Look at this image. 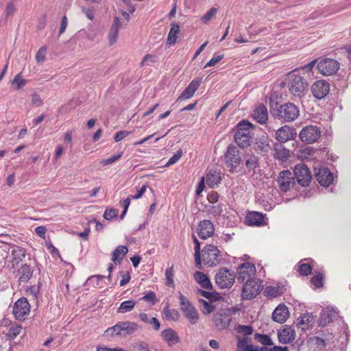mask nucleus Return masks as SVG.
I'll return each instance as SVG.
<instances>
[{"label":"nucleus","instance_id":"obj_27","mask_svg":"<svg viewBox=\"0 0 351 351\" xmlns=\"http://www.w3.org/2000/svg\"><path fill=\"white\" fill-rule=\"evenodd\" d=\"M121 23L119 17L115 16L108 32V38L110 45H114L117 40Z\"/></svg>","mask_w":351,"mask_h":351},{"label":"nucleus","instance_id":"obj_59","mask_svg":"<svg viewBox=\"0 0 351 351\" xmlns=\"http://www.w3.org/2000/svg\"><path fill=\"white\" fill-rule=\"evenodd\" d=\"M223 55H215L205 65L204 68L208 66H215L217 63H218L221 60L223 59Z\"/></svg>","mask_w":351,"mask_h":351},{"label":"nucleus","instance_id":"obj_63","mask_svg":"<svg viewBox=\"0 0 351 351\" xmlns=\"http://www.w3.org/2000/svg\"><path fill=\"white\" fill-rule=\"evenodd\" d=\"M32 102L34 105L36 106H41L43 104L42 99H40V97L37 93H34L32 95Z\"/></svg>","mask_w":351,"mask_h":351},{"label":"nucleus","instance_id":"obj_39","mask_svg":"<svg viewBox=\"0 0 351 351\" xmlns=\"http://www.w3.org/2000/svg\"><path fill=\"white\" fill-rule=\"evenodd\" d=\"M193 241L195 243V262L196 264V267L199 269H202V259L200 254V243L197 240L195 236H193Z\"/></svg>","mask_w":351,"mask_h":351},{"label":"nucleus","instance_id":"obj_18","mask_svg":"<svg viewBox=\"0 0 351 351\" xmlns=\"http://www.w3.org/2000/svg\"><path fill=\"white\" fill-rule=\"evenodd\" d=\"M197 232L202 239H206L214 234V225L210 220L201 221L198 224Z\"/></svg>","mask_w":351,"mask_h":351},{"label":"nucleus","instance_id":"obj_58","mask_svg":"<svg viewBox=\"0 0 351 351\" xmlns=\"http://www.w3.org/2000/svg\"><path fill=\"white\" fill-rule=\"evenodd\" d=\"M141 300L154 304L156 302V294L153 291H149L147 294L141 298Z\"/></svg>","mask_w":351,"mask_h":351},{"label":"nucleus","instance_id":"obj_30","mask_svg":"<svg viewBox=\"0 0 351 351\" xmlns=\"http://www.w3.org/2000/svg\"><path fill=\"white\" fill-rule=\"evenodd\" d=\"M128 252V249L125 245H119L112 252V261L115 264L121 263Z\"/></svg>","mask_w":351,"mask_h":351},{"label":"nucleus","instance_id":"obj_42","mask_svg":"<svg viewBox=\"0 0 351 351\" xmlns=\"http://www.w3.org/2000/svg\"><path fill=\"white\" fill-rule=\"evenodd\" d=\"M224 205L218 204L213 206H206L208 213L214 217H219L222 215Z\"/></svg>","mask_w":351,"mask_h":351},{"label":"nucleus","instance_id":"obj_46","mask_svg":"<svg viewBox=\"0 0 351 351\" xmlns=\"http://www.w3.org/2000/svg\"><path fill=\"white\" fill-rule=\"evenodd\" d=\"M199 303L202 306V312L204 314H209L214 311L215 308V306L211 304V301H206L205 300L201 299L199 300Z\"/></svg>","mask_w":351,"mask_h":351},{"label":"nucleus","instance_id":"obj_10","mask_svg":"<svg viewBox=\"0 0 351 351\" xmlns=\"http://www.w3.org/2000/svg\"><path fill=\"white\" fill-rule=\"evenodd\" d=\"M339 62L332 58H324L317 64V69L323 75L329 76L335 74L339 69Z\"/></svg>","mask_w":351,"mask_h":351},{"label":"nucleus","instance_id":"obj_45","mask_svg":"<svg viewBox=\"0 0 351 351\" xmlns=\"http://www.w3.org/2000/svg\"><path fill=\"white\" fill-rule=\"evenodd\" d=\"M254 339L259 343L264 345V346H271L273 344L271 339L267 335L256 333L254 335Z\"/></svg>","mask_w":351,"mask_h":351},{"label":"nucleus","instance_id":"obj_34","mask_svg":"<svg viewBox=\"0 0 351 351\" xmlns=\"http://www.w3.org/2000/svg\"><path fill=\"white\" fill-rule=\"evenodd\" d=\"M335 311L326 308L321 314L319 325L322 326H326L332 321L333 318L335 317Z\"/></svg>","mask_w":351,"mask_h":351},{"label":"nucleus","instance_id":"obj_19","mask_svg":"<svg viewBox=\"0 0 351 351\" xmlns=\"http://www.w3.org/2000/svg\"><path fill=\"white\" fill-rule=\"evenodd\" d=\"M250 340L248 337H244L239 338L237 342V349L239 351H268L271 350V348H268L266 346H254L251 345Z\"/></svg>","mask_w":351,"mask_h":351},{"label":"nucleus","instance_id":"obj_26","mask_svg":"<svg viewBox=\"0 0 351 351\" xmlns=\"http://www.w3.org/2000/svg\"><path fill=\"white\" fill-rule=\"evenodd\" d=\"M245 221L250 226H262L265 225V217L263 214L258 212H251L246 216Z\"/></svg>","mask_w":351,"mask_h":351},{"label":"nucleus","instance_id":"obj_16","mask_svg":"<svg viewBox=\"0 0 351 351\" xmlns=\"http://www.w3.org/2000/svg\"><path fill=\"white\" fill-rule=\"evenodd\" d=\"M256 267L254 264L250 263H244L238 267V280L243 282L245 279H253L256 274Z\"/></svg>","mask_w":351,"mask_h":351},{"label":"nucleus","instance_id":"obj_14","mask_svg":"<svg viewBox=\"0 0 351 351\" xmlns=\"http://www.w3.org/2000/svg\"><path fill=\"white\" fill-rule=\"evenodd\" d=\"M299 136L302 141L306 143H313L319 139L320 131L316 126L308 125L300 131Z\"/></svg>","mask_w":351,"mask_h":351},{"label":"nucleus","instance_id":"obj_50","mask_svg":"<svg viewBox=\"0 0 351 351\" xmlns=\"http://www.w3.org/2000/svg\"><path fill=\"white\" fill-rule=\"evenodd\" d=\"M323 276L320 273L316 274L311 280V283L317 288L323 287Z\"/></svg>","mask_w":351,"mask_h":351},{"label":"nucleus","instance_id":"obj_33","mask_svg":"<svg viewBox=\"0 0 351 351\" xmlns=\"http://www.w3.org/2000/svg\"><path fill=\"white\" fill-rule=\"evenodd\" d=\"M231 322L229 316L225 315H216L214 317V324L215 326L220 330L227 328Z\"/></svg>","mask_w":351,"mask_h":351},{"label":"nucleus","instance_id":"obj_13","mask_svg":"<svg viewBox=\"0 0 351 351\" xmlns=\"http://www.w3.org/2000/svg\"><path fill=\"white\" fill-rule=\"evenodd\" d=\"M30 311V305L28 300L22 298L18 300L13 307V314L16 319L23 320L29 314Z\"/></svg>","mask_w":351,"mask_h":351},{"label":"nucleus","instance_id":"obj_4","mask_svg":"<svg viewBox=\"0 0 351 351\" xmlns=\"http://www.w3.org/2000/svg\"><path fill=\"white\" fill-rule=\"evenodd\" d=\"M139 328V326L132 322H119L114 326L108 328L106 330L107 335L113 337L116 335H130L135 332Z\"/></svg>","mask_w":351,"mask_h":351},{"label":"nucleus","instance_id":"obj_1","mask_svg":"<svg viewBox=\"0 0 351 351\" xmlns=\"http://www.w3.org/2000/svg\"><path fill=\"white\" fill-rule=\"evenodd\" d=\"M287 88L290 93L296 97L301 98L308 92L307 80L300 74L298 70H294L287 75Z\"/></svg>","mask_w":351,"mask_h":351},{"label":"nucleus","instance_id":"obj_37","mask_svg":"<svg viewBox=\"0 0 351 351\" xmlns=\"http://www.w3.org/2000/svg\"><path fill=\"white\" fill-rule=\"evenodd\" d=\"M274 156V158L278 160H284L287 159L289 156V151L281 145L276 146Z\"/></svg>","mask_w":351,"mask_h":351},{"label":"nucleus","instance_id":"obj_52","mask_svg":"<svg viewBox=\"0 0 351 351\" xmlns=\"http://www.w3.org/2000/svg\"><path fill=\"white\" fill-rule=\"evenodd\" d=\"M47 53V48L45 47H40L37 51L35 58L38 63L43 62L45 60Z\"/></svg>","mask_w":351,"mask_h":351},{"label":"nucleus","instance_id":"obj_8","mask_svg":"<svg viewBox=\"0 0 351 351\" xmlns=\"http://www.w3.org/2000/svg\"><path fill=\"white\" fill-rule=\"evenodd\" d=\"M262 289L259 280L247 279L243 287L241 296L243 300H252L261 291Z\"/></svg>","mask_w":351,"mask_h":351},{"label":"nucleus","instance_id":"obj_61","mask_svg":"<svg viewBox=\"0 0 351 351\" xmlns=\"http://www.w3.org/2000/svg\"><path fill=\"white\" fill-rule=\"evenodd\" d=\"M312 320V317L308 314H303L298 319L299 325L308 324Z\"/></svg>","mask_w":351,"mask_h":351},{"label":"nucleus","instance_id":"obj_47","mask_svg":"<svg viewBox=\"0 0 351 351\" xmlns=\"http://www.w3.org/2000/svg\"><path fill=\"white\" fill-rule=\"evenodd\" d=\"M22 326L19 324L12 325L8 330V336L10 339H14L21 332Z\"/></svg>","mask_w":351,"mask_h":351},{"label":"nucleus","instance_id":"obj_9","mask_svg":"<svg viewBox=\"0 0 351 351\" xmlns=\"http://www.w3.org/2000/svg\"><path fill=\"white\" fill-rule=\"evenodd\" d=\"M181 311L192 324L197 322L199 319V313L186 297L181 293L179 295Z\"/></svg>","mask_w":351,"mask_h":351},{"label":"nucleus","instance_id":"obj_57","mask_svg":"<svg viewBox=\"0 0 351 351\" xmlns=\"http://www.w3.org/2000/svg\"><path fill=\"white\" fill-rule=\"evenodd\" d=\"M122 155H123V152H120L117 155H114L112 157H110L106 160H102L101 162V164L103 165L104 166H107L110 164H112L113 162L118 160L122 156Z\"/></svg>","mask_w":351,"mask_h":351},{"label":"nucleus","instance_id":"obj_48","mask_svg":"<svg viewBox=\"0 0 351 351\" xmlns=\"http://www.w3.org/2000/svg\"><path fill=\"white\" fill-rule=\"evenodd\" d=\"M158 61V57L156 56V55H153V54H147L145 55L141 62V66H149L150 65V63H155Z\"/></svg>","mask_w":351,"mask_h":351},{"label":"nucleus","instance_id":"obj_22","mask_svg":"<svg viewBox=\"0 0 351 351\" xmlns=\"http://www.w3.org/2000/svg\"><path fill=\"white\" fill-rule=\"evenodd\" d=\"M254 147L258 154H267L271 149L268 136L262 135L261 137L257 138Z\"/></svg>","mask_w":351,"mask_h":351},{"label":"nucleus","instance_id":"obj_35","mask_svg":"<svg viewBox=\"0 0 351 351\" xmlns=\"http://www.w3.org/2000/svg\"><path fill=\"white\" fill-rule=\"evenodd\" d=\"M20 282H27L32 276V270L29 265H23L19 270Z\"/></svg>","mask_w":351,"mask_h":351},{"label":"nucleus","instance_id":"obj_17","mask_svg":"<svg viewBox=\"0 0 351 351\" xmlns=\"http://www.w3.org/2000/svg\"><path fill=\"white\" fill-rule=\"evenodd\" d=\"M296 136L297 133L293 128L284 125L277 130L275 138L280 143H286L294 139Z\"/></svg>","mask_w":351,"mask_h":351},{"label":"nucleus","instance_id":"obj_7","mask_svg":"<svg viewBox=\"0 0 351 351\" xmlns=\"http://www.w3.org/2000/svg\"><path fill=\"white\" fill-rule=\"evenodd\" d=\"M235 276L234 272L227 268H221L215 275V282L221 289H228L234 282Z\"/></svg>","mask_w":351,"mask_h":351},{"label":"nucleus","instance_id":"obj_2","mask_svg":"<svg viewBox=\"0 0 351 351\" xmlns=\"http://www.w3.org/2000/svg\"><path fill=\"white\" fill-rule=\"evenodd\" d=\"M237 132L234 134V141L239 147H248L254 137V125L247 120H242L236 126Z\"/></svg>","mask_w":351,"mask_h":351},{"label":"nucleus","instance_id":"obj_44","mask_svg":"<svg viewBox=\"0 0 351 351\" xmlns=\"http://www.w3.org/2000/svg\"><path fill=\"white\" fill-rule=\"evenodd\" d=\"M26 82L27 80L22 78L21 73H18L12 82V86L16 90H19L25 85Z\"/></svg>","mask_w":351,"mask_h":351},{"label":"nucleus","instance_id":"obj_53","mask_svg":"<svg viewBox=\"0 0 351 351\" xmlns=\"http://www.w3.org/2000/svg\"><path fill=\"white\" fill-rule=\"evenodd\" d=\"M217 12V9L215 8H210L202 17V21L204 23H207L209 21H210L213 17Z\"/></svg>","mask_w":351,"mask_h":351},{"label":"nucleus","instance_id":"obj_41","mask_svg":"<svg viewBox=\"0 0 351 351\" xmlns=\"http://www.w3.org/2000/svg\"><path fill=\"white\" fill-rule=\"evenodd\" d=\"M245 167L249 171L254 170L258 167V158L255 155H248L245 158Z\"/></svg>","mask_w":351,"mask_h":351},{"label":"nucleus","instance_id":"obj_64","mask_svg":"<svg viewBox=\"0 0 351 351\" xmlns=\"http://www.w3.org/2000/svg\"><path fill=\"white\" fill-rule=\"evenodd\" d=\"M207 199L210 203L215 204L219 200V194L217 192H211L208 194Z\"/></svg>","mask_w":351,"mask_h":351},{"label":"nucleus","instance_id":"obj_5","mask_svg":"<svg viewBox=\"0 0 351 351\" xmlns=\"http://www.w3.org/2000/svg\"><path fill=\"white\" fill-rule=\"evenodd\" d=\"M223 160L229 171L230 172L234 171L242 162L239 149L235 145H230L224 154Z\"/></svg>","mask_w":351,"mask_h":351},{"label":"nucleus","instance_id":"obj_51","mask_svg":"<svg viewBox=\"0 0 351 351\" xmlns=\"http://www.w3.org/2000/svg\"><path fill=\"white\" fill-rule=\"evenodd\" d=\"M312 267L308 263H300L299 272L301 276H306L311 273Z\"/></svg>","mask_w":351,"mask_h":351},{"label":"nucleus","instance_id":"obj_62","mask_svg":"<svg viewBox=\"0 0 351 351\" xmlns=\"http://www.w3.org/2000/svg\"><path fill=\"white\" fill-rule=\"evenodd\" d=\"M121 280H120V286L123 287L128 283L130 280V275L128 271L121 272Z\"/></svg>","mask_w":351,"mask_h":351},{"label":"nucleus","instance_id":"obj_3","mask_svg":"<svg viewBox=\"0 0 351 351\" xmlns=\"http://www.w3.org/2000/svg\"><path fill=\"white\" fill-rule=\"evenodd\" d=\"M272 116L284 122H291L300 115L298 107L293 103L287 102L271 110Z\"/></svg>","mask_w":351,"mask_h":351},{"label":"nucleus","instance_id":"obj_6","mask_svg":"<svg viewBox=\"0 0 351 351\" xmlns=\"http://www.w3.org/2000/svg\"><path fill=\"white\" fill-rule=\"evenodd\" d=\"M221 254L213 245H207L202 250V261L208 267H215L221 261Z\"/></svg>","mask_w":351,"mask_h":351},{"label":"nucleus","instance_id":"obj_56","mask_svg":"<svg viewBox=\"0 0 351 351\" xmlns=\"http://www.w3.org/2000/svg\"><path fill=\"white\" fill-rule=\"evenodd\" d=\"M238 332L243 334L244 336L252 334L254 330L251 326L240 325L238 326Z\"/></svg>","mask_w":351,"mask_h":351},{"label":"nucleus","instance_id":"obj_60","mask_svg":"<svg viewBox=\"0 0 351 351\" xmlns=\"http://www.w3.org/2000/svg\"><path fill=\"white\" fill-rule=\"evenodd\" d=\"M130 134H131V132L130 131H125V130H121L117 132L114 136V139L116 142H119L121 140H123L124 138L128 136Z\"/></svg>","mask_w":351,"mask_h":351},{"label":"nucleus","instance_id":"obj_38","mask_svg":"<svg viewBox=\"0 0 351 351\" xmlns=\"http://www.w3.org/2000/svg\"><path fill=\"white\" fill-rule=\"evenodd\" d=\"M136 302L134 300H127L121 303L117 309L119 313H125L132 311L136 305Z\"/></svg>","mask_w":351,"mask_h":351},{"label":"nucleus","instance_id":"obj_11","mask_svg":"<svg viewBox=\"0 0 351 351\" xmlns=\"http://www.w3.org/2000/svg\"><path fill=\"white\" fill-rule=\"evenodd\" d=\"M295 178L302 186H307L311 180V173L308 167L304 164H298L294 167Z\"/></svg>","mask_w":351,"mask_h":351},{"label":"nucleus","instance_id":"obj_43","mask_svg":"<svg viewBox=\"0 0 351 351\" xmlns=\"http://www.w3.org/2000/svg\"><path fill=\"white\" fill-rule=\"evenodd\" d=\"M165 279H166V285L170 287H175L174 282V269L173 265H171L170 267L167 268L165 273Z\"/></svg>","mask_w":351,"mask_h":351},{"label":"nucleus","instance_id":"obj_31","mask_svg":"<svg viewBox=\"0 0 351 351\" xmlns=\"http://www.w3.org/2000/svg\"><path fill=\"white\" fill-rule=\"evenodd\" d=\"M193 276L194 279L201 285L202 288L206 289H213L212 283L206 274L201 271H195Z\"/></svg>","mask_w":351,"mask_h":351},{"label":"nucleus","instance_id":"obj_15","mask_svg":"<svg viewBox=\"0 0 351 351\" xmlns=\"http://www.w3.org/2000/svg\"><path fill=\"white\" fill-rule=\"evenodd\" d=\"M313 95L318 99H324L330 91V84L323 80L315 82L311 86Z\"/></svg>","mask_w":351,"mask_h":351},{"label":"nucleus","instance_id":"obj_20","mask_svg":"<svg viewBox=\"0 0 351 351\" xmlns=\"http://www.w3.org/2000/svg\"><path fill=\"white\" fill-rule=\"evenodd\" d=\"M315 178L320 185L328 186L333 181V175L326 168H319L315 173Z\"/></svg>","mask_w":351,"mask_h":351},{"label":"nucleus","instance_id":"obj_36","mask_svg":"<svg viewBox=\"0 0 351 351\" xmlns=\"http://www.w3.org/2000/svg\"><path fill=\"white\" fill-rule=\"evenodd\" d=\"M180 32V26L178 24H171L170 30L168 34L167 43L169 45L175 44L177 38L178 34Z\"/></svg>","mask_w":351,"mask_h":351},{"label":"nucleus","instance_id":"obj_49","mask_svg":"<svg viewBox=\"0 0 351 351\" xmlns=\"http://www.w3.org/2000/svg\"><path fill=\"white\" fill-rule=\"evenodd\" d=\"M198 292L203 297H204L206 299H208L209 301H216L219 298V294L217 293L209 292V291H204L202 289H199Z\"/></svg>","mask_w":351,"mask_h":351},{"label":"nucleus","instance_id":"obj_23","mask_svg":"<svg viewBox=\"0 0 351 351\" xmlns=\"http://www.w3.org/2000/svg\"><path fill=\"white\" fill-rule=\"evenodd\" d=\"M289 312L288 308L285 304H279L274 311L272 318L274 321L278 323H284L288 319Z\"/></svg>","mask_w":351,"mask_h":351},{"label":"nucleus","instance_id":"obj_24","mask_svg":"<svg viewBox=\"0 0 351 351\" xmlns=\"http://www.w3.org/2000/svg\"><path fill=\"white\" fill-rule=\"evenodd\" d=\"M201 84L200 80H192L189 86L184 90L178 100H184L191 98L196 90L198 89Z\"/></svg>","mask_w":351,"mask_h":351},{"label":"nucleus","instance_id":"obj_55","mask_svg":"<svg viewBox=\"0 0 351 351\" xmlns=\"http://www.w3.org/2000/svg\"><path fill=\"white\" fill-rule=\"evenodd\" d=\"M182 156V151L181 149L178 150L176 153L169 159L168 162L166 164V166H169L176 163L180 159Z\"/></svg>","mask_w":351,"mask_h":351},{"label":"nucleus","instance_id":"obj_12","mask_svg":"<svg viewBox=\"0 0 351 351\" xmlns=\"http://www.w3.org/2000/svg\"><path fill=\"white\" fill-rule=\"evenodd\" d=\"M277 183L282 192H287L295 186V177L289 170H284L279 173Z\"/></svg>","mask_w":351,"mask_h":351},{"label":"nucleus","instance_id":"obj_54","mask_svg":"<svg viewBox=\"0 0 351 351\" xmlns=\"http://www.w3.org/2000/svg\"><path fill=\"white\" fill-rule=\"evenodd\" d=\"M118 215V210L117 209L111 208L106 209L104 213V219L107 220H111L116 219Z\"/></svg>","mask_w":351,"mask_h":351},{"label":"nucleus","instance_id":"obj_28","mask_svg":"<svg viewBox=\"0 0 351 351\" xmlns=\"http://www.w3.org/2000/svg\"><path fill=\"white\" fill-rule=\"evenodd\" d=\"M11 263L13 268L17 266L25 257V250L24 248L15 245L11 250Z\"/></svg>","mask_w":351,"mask_h":351},{"label":"nucleus","instance_id":"obj_25","mask_svg":"<svg viewBox=\"0 0 351 351\" xmlns=\"http://www.w3.org/2000/svg\"><path fill=\"white\" fill-rule=\"evenodd\" d=\"M161 336L169 346H172L180 341L178 333L172 328L165 329L161 332Z\"/></svg>","mask_w":351,"mask_h":351},{"label":"nucleus","instance_id":"obj_21","mask_svg":"<svg viewBox=\"0 0 351 351\" xmlns=\"http://www.w3.org/2000/svg\"><path fill=\"white\" fill-rule=\"evenodd\" d=\"M295 337V332L291 326H285L278 332V338L280 343L286 344L292 342Z\"/></svg>","mask_w":351,"mask_h":351},{"label":"nucleus","instance_id":"obj_29","mask_svg":"<svg viewBox=\"0 0 351 351\" xmlns=\"http://www.w3.org/2000/svg\"><path fill=\"white\" fill-rule=\"evenodd\" d=\"M253 117L260 124L266 123L268 120L267 109L264 105H260L254 111Z\"/></svg>","mask_w":351,"mask_h":351},{"label":"nucleus","instance_id":"obj_32","mask_svg":"<svg viewBox=\"0 0 351 351\" xmlns=\"http://www.w3.org/2000/svg\"><path fill=\"white\" fill-rule=\"evenodd\" d=\"M221 180L220 174L216 171L210 170L206 174V182L210 188L217 186L220 183Z\"/></svg>","mask_w":351,"mask_h":351},{"label":"nucleus","instance_id":"obj_40","mask_svg":"<svg viewBox=\"0 0 351 351\" xmlns=\"http://www.w3.org/2000/svg\"><path fill=\"white\" fill-rule=\"evenodd\" d=\"M162 313L167 320L177 321L180 317V313L177 310L171 309L168 306H166Z\"/></svg>","mask_w":351,"mask_h":351}]
</instances>
